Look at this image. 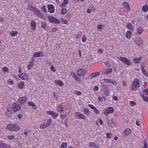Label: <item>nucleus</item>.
<instances>
[{
	"label": "nucleus",
	"mask_w": 148,
	"mask_h": 148,
	"mask_svg": "<svg viewBox=\"0 0 148 148\" xmlns=\"http://www.w3.org/2000/svg\"><path fill=\"white\" fill-rule=\"evenodd\" d=\"M99 72L94 73L91 74L90 76L91 78L96 77L97 75H99Z\"/></svg>",
	"instance_id": "28"
},
{
	"label": "nucleus",
	"mask_w": 148,
	"mask_h": 148,
	"mask_svg": "<svg viewBox=\"0 0 148 148\" xmlns=\"http://www.w3.org/2000/svg\"><path fill=\"white\" fill-rule=\"evenodd\" d=\"M67 146V144L66 143L63 142L61 145L60 148H66Z\"/></svg>",
	"instance_id": "34"
},
{
	"label": "nucleus",
	"mask_w": 148,
	"mask_h": 148,
	"mask_svg": "<svg viewBox=\"0 0 148 148\" xmlns=\"http://www.w3.org/2000/svg\"><path fill=\"white\" fill-rule=\"evenodd\" d=\"M112 70L111 68L104 70L102 71V73L104 74H109L112 73Z\"/></svg>",
	"instance_id": "18"
},
{
	"label": "nucleus",
	"mask_w": 148,
	"mask_h": 148,
	"mask_svg": "<svg viewBox=\"0 0 148 148\" xmlns=\"http://www.w3.org/2000/svg\"><path fill=\"white\" fill-rule=\"evenodd\" d=\"M47 113L51 115L54 119H56L58 116V114L54 111H47Z\"/></svg>",
	"instance_id": "8"
},
{
	"label": "nucleus",
	"mask_w": 148,
	"mask_h": 148,
	"mask_svg": "<svg viewBox=\"0 0 148 148\" xmlns=\"http://www.w3.org/2000/svg\"><path fill=\"white\" fill-rule=\"evenodd\" d=\"M119 59L121 61L128 65H130L131 64V62L126 58L121 57L119 58Z\"/></svg>",
	"instance_id": "4"
},
{
	"label": "nucleus",
	"mask_w": 148,
	"mask_h": 148,
	"mask_svg": "<svg viewBox=\"0 0 148 148\" xmlns=\"http://www.w3.org/2000/svg\"><path fill=\"white\" fill-rule=\"evenodd\" d=\"M141 70L145 76L146 77H148V73L147 71L143 67L141 68Z\"/></svg>",
	"instance_id": "27"
},
{
	"label": "nucleus",
	"mask_w": 148,
	"mask_h": 148,
	"mask_svg": "<svg viewBox=\"0 0 148 148\" xmlns=\"http://www.w3.org/2000/svg\"><path fill=\"white\" fill-rule=\"evenodd\" d=\"M94 112L97 115L99 114V112L97 109L95 108L93 110Z\"/></svg>",
	"instance_id": "53"
},
{
	"label": "nucleus",
	"mask_w": 148,
	"mask_h": 148,
	"mask_svg": "<svg viewBox=\"0 0 148 148\" xmlns=\"http://www.w3.org/2000/svg\"><path fill=\"white\" fill-rule=\"evenodd\" d=\"M11 112L12 111L11 110L7 109V110L5 113L6 114H8V115H9L11 114Z\"/></svg>",
	"instance_id": "54"
},
{
	"label": "nucleus",
	"mask_w": 148,
	"mask_h": 148,
	"mask_svg": "<svg viewBox=\"0 0 148 148\" xmlns=\"http://www.w3.org/2000/svg\"><path fill=\"white\" fill-rule=\"evenodd\" d=\"M51 120L50 119H49L46 122V124L47 126H48L51 124Z\"/></svg>",
	"instance_id": "44"
},
{
	"label": "nucleus",
	"mask_w": 148,
	"mask_h": 148,
	"mask_svg": "<svg viewBox=\"0 0 148 148\" xmlns=\"http://www.w3.org/2000/svg\"><path fill=\"white\" fill-rule=\"evenodd\" d=\"M42 57L43 54L42 52L38 51L36 52H35L33 56V57Z\"/></svg>",
	"instance_id": "17"
},
{
	"label": "nucleus",
	"mask_w": 148,
	"mask_h": 148,
	"mask_svg": "<svg viewBox=\"0 0 148 148\" xmlns=\"http://www.w3.org/2000/svg\"><path fill=\"white\" fill-rule=\"evenodd\" d=\"M34 61L35 59H34L33 58L31 59V61L29 62L27 66V68L28 69H30L34 66Z\"/></svg>",
	"instance_id": "16"
},
{
	"label": "nucleus",
	"mask_w": 148,
	"mask_h": 148,
	"mask_svg": "<svg viewBox=\"0 0 148 148\" xmlns=\"http://www.w3.org/2000/svg\"><path fill=\"white\" fill-rule=\"evenodd\" d=\"M18 86L20 88H23L24 87V84L23 83L21 82L18 84Z\"/></svg>",
	"instance_id": "37"
},
{
	"label": "nucleus",
	"mask_w": 148,
	"mask_h": 148,
	"mask_svg": "<svg viewBox=\"0 0 148 148\" xmlns=\"http://www.w3.org/2000/svg\"><path fill=\"white\" fill-rule=\"evenodd\" d=\"M41 9L42 11L45 12V13H46L47 12L45 6L43 5L41 7Z\"/></svg>",
	"instance_id": "43"
},
{
	"label": "nucleus",
	"mask_w": 148,
	"mask_h": 148,
	"mask_svg": "<svg viewBox=\"0 0 148 148\" xmlns=\"http://www.w3.org/2000/svg\"><path fill=\"white\" fill-rule=\"evenodd\" d=\"M0 21L2 24L3 23L4 21V20L3 18H0Z\"/></svg>",
	"instance_id": "62"
},
{
	"label": "nucleus",
	"mask_w": 148,
	"mask_h": 148,
	"mask_svg": "<svg viewBox=\"0 0 148 148\" xmlns=\"http://www.w3.org/2000/svg\"><path fill=\"white\" fill-rule=\"evenodd\" d=\"M8 83L10 84H13V82L11 79H10L8 81Z\"/></svg>",
	"instance_id": "57"
},
{
	"label": "nucleus",
	"mask_w": 148,
	"mask_h": 148,
	"mask_svg": "<svg viewBox=\"0 0 148 148\" xmlns=\"http://www.w3.org/2000/svg\"><path fill=\"white\" fill-rule=\"evenodd\" d=\"M7 138L8 139L10 140H12L14 138V137L12 135H8L7 136Z\"/></svg>",
	"instance_id": "42"
},
{
	"label": "nucleus",
	"mask_w": 148,
	"mask_h": 148,
	"mask_svg": "<svg viewBox=\"0 0 148 148\" xmlns=\"http://www.w3.org/2000/svg\"><path fill=\"white\" fill-rule=\"evenodd\" d=\"M114 110L113 108L112 107H109L108 109L105 110L104 114L106 115H108L110 113L113 112Z\"/></svg>",
	"instance_id": "11"
},
{
	"label": "nucleus",
	"mask_w": 148,
	"mask_h": 148,
	"mask_svg": "<svg viewBox=\"0 0 148 148\" xmlns=\"http://www.w3.org/2000/svg\"><path fill=\"white\" fill-rule=\"evenodd\" d=\"M89 145L91 147L99 148L98 145L95 143L90 142L89 143Z\"/></svg>",
	"instance_id": "25"
},
{
	"label": "nucleus",
	"mask_w": 148,
	"mask_h": 148,
	"mask_svg": "<svg viewBox=\"0 0 148 148\" xmlns=\"http://www.w3.org/2000/svg\"><path fill=\"white\" fill-rule=\"evenodd\" d=\"M51 70L53 72H55L56 71V69L53 66H51Z\"/></svg>",
	"instance_id": "59"
},
{
	"label": "nucleus",
	"mask_w": 148,
	"mask_h": 148,
	"mask_svg": "<svg viewBox=\"0 0 148 148\" xmlns=\"http://www.w3.org/2000/svg\"><path fill=\"white\" fill-rule=\"evenodd\" d=\"M103 81L107 83L114 84V83L113 82V80L112 79H103Z\"/></svg>",
	"instance_id": "24"
},
{
	"label": "nucleus",
	"mask_w": 148,
	"mask_h": 148,
	"mask_svg": "<svg viewBox=\"0 0 148 148\" xmlns=\"http://www.w3.org/2000/svg\"><path fill=\"white\" fill-rule=\"evenodd\" d=\"M88 106L90 108L92 109L93 110L95 109L96 107H95V106H93L92 105L90 104H88Z\"/></svg>",
	"instance_id": "46"
},
{
	"label": "nucleus",
	"mask_w": 148,
	"mask_h": 148,
	"mask_svg": "<svg viewBox=\"0 0 148 148\" xmlns=\"http://www.w3.org/2000/svg\"><path fill=\"white\" fill-rule=\"evenodd\" d=\"M6 129L12 131H16L20 129L19 126H17L15 124H9L6 127Z\"/></svg>",
	"instance_id": "2"
},
{
	"label": "nucleus",
	"mask_w": 148,
	"mask_h": 148,
	"mask_svg": "<svg viewBox=\"0 0 148 148\" xmlns=\"http://www.w3.org/2000/svg\"><path fill=\"white\" fill-rule=\"evenodd\" d=\"M131 131L129 128H127L125 129L123 132V134L125 135H129L131 132Z\"/></svg>",
	"instance_id": "23"
},
{
	"label": "nucleus",
	"mask_w": 148,
	"mask_h": 148,
	"mask_svg": "<svg viewBox=\"0 0 148 148\" xmlns=\"http://www.w3.org/2000/svg\"><path fill=\"white\" fill-rule=\"evenodd\" d=\"M29 10L31 11H32L34 14L37 16H39L40 12V10L36 7L31 5L29 7Z\"/></svg>",
	"instance_id": "3"
},
{
	"label": "nucleus",
	"mask_w": 148,
	"mask_h": 148,
	"mask_svg": "<svg viewBox=\"0 0 148 148\" xmlns=\"http://www.w3.org/2000/svg\"><path fill=\"white\" fill-rule=\"evenodd\" d=\"M140 84L138 79L136 78L135 79L131 87L132 90L134 91L136 90L139 87Z\"/></svg>",
	"instance_id": "1"
},
{
	"label": "nucleus",
	"mask_w": 148,
	"mask_h": 148,
	"mask_svg": "<svg viewBox=\"0 0 148 148\" xmlns=\"http://www.w3.org/2000/svg\"><path fill=\"white\" fill-rule=\"evenodd\" d=\"M54 82L56 84L60 86H62L64 85L63 82L61 80H55L54 81Z\"/></svg>",
	"instance_id": "21"
},
{
	"label": "nucleus",
	"mask_w": 148,
	"mask_h": 148,
	"mask_svg": "<svg viewBox=\"0 0 148 148\" xmlns=\"http://www.w3.org/2000/svg\"><path fill=\"white\" fill-rule=\"evenodd\" d=\"M67 116V115L66 114H64L62 115H60V117L61 119L63 120L64 119L66 118Z\"/></svg>",
	"instance_id": "41"
},
{
	"label": "nucleus",
	"mask_w": 148,
	"mask_h": 148,
	"mask_svg": "<svg viewBox=\"0 0 148 148\" xmlns=\"http://www.w3.org/2000/svg\"><path fill=\"white\" fill-rule=\"evenodd\" d=\"M71 17V16L70 13L68 12L66 15V18L68 19H70Z\"/></svg>",
	"instance_id": "40"
},
{
	"label": "nucleus",
	"mask_w": 148,
	"mask_h": 148,
	"mask_svg": "<svg viewBox=\"0 0 148 148\" xmlns=\"http://www.w3.org/2000/svg\"><path fill=\"white\" fill-rule=\"evenodd\" d=\"M18 33V32L16 31H12L11 33V35L12 36H16Z\"/></svg>",
	"instance_id": "38"
},
{
	"label": "nucleus",
	"mask_w": 148,
	"mask_h": 148,
	"mask_svg": "<svg viewBox=\"0 0 148 148\" xmlns=\"http://www.w3.org/2000/svg\"><path fill=\"white\" fill-rule=\"evenodd\" d=\"M2 148H8V146L5 143L4 144L2 145Z\"/></svg>",
	"instance_id": "63"
},
{
	"label": "nucleus",
	"mask_w": 148,
	"mask_h": 148,
	"mask_svg": "<svg viewBox=\"0 0 148 148\" xmlns=\"http://www.w3.org/2000/svg\"><path fill=\"white\" fill-rule=\"evenodd\" d=\"M102 25H98L97 26V27L99 29H102Z\"/></svg>",
	"instance_id": "61"
},
{
	"label": "nucleus",
	"mask_w": 148,
	"mask_h": 148,
	"mask_svg": "<svg viewBox=\"0 0 148 148\" xmlns=\"http://www.w3.org/2000/svg\"><path fill=\"white\" fill-rule=\"evenodd\" d=\"M47 125H46V124H42L40 125V129H43V128H45L47 127Z\"/></svg>",
	"instance_id": "45"
},
{
	"label": "nucleus",
	"mask_w": 148,
	"mask_h": 148,
	"mask_svg": "<svg viewBox=\"0 0 148 148\" xmlns=\"http://www.w3.org/2000/svg\"><path fill=\"white\" fill-rule=\"evenodd\" d=\"M33 103V102L31 101H28V105L30 106H32Z\"/></svg>",
	"instance_id": "64"
},
{
	"label": "nucleus",
	"mask_w": 148,
	"mask_h": 148,
	"mask_svg": "<svg viewBox=\"0 0 148 148\" xmlns=\"http://www.w3.org/2000/svg\"><path fill=\"white\" fill-rule=\"evenodd\" d=\"M29 131H30V130H29L28 129L25 130L24 132V134L25 135L27 136L28 134V132Z\"/></svg>",
	"instance_id": "55"
},
{
	"label": "nucleus",
	"mask_w": 148,
	"mask_h": 148,
	"mask_svg": "<svg viewBox=\"0 0 148 148\" xmlns=\"http://www.w3.org/2000/svg\"><path fill=\"white\" fill-rule=\"evenodd\" d=\"M12 110L14 112H16L21 109V106L17 103H14L13 105Z\"/></svg>",
	"instance_id": "7"
},
{
	"label": "nucleus",
	"mask_w": 148,
	"mask_h": 148,
	"mask_svg": "<svg viewBox=\"0 0 148 148\" xmlns=\"http://www.w3.org/2000/svg\"><path fill=\"white\" fill-rule=\"evenodd\" d=\"M19 103L22 105L25 104L27 100V97H23L19 98L18 99Z\"/></svg>",
	"instance_id": "13"
},
{
	"label": "nucleus",
	"mask_w": 148,
	"mask_h": 148,
	"mask_svg": "<svg viewBox=\"0 0 148 148\" xmlns=\"http://www.w3.org/2000/svg\"><path fill=\"white\" fill-rule=\"evenodd\" d=\"M86 73V71L82 69H78L77 71V75L79 77H82L84 76H85Z\"/></svg>",
	"instance_id": "6"
},
{
	"label": "nucleus",
	"mask_w": 148,
	"mask_h": 148,
	"mask_svg": "<svg viewBox=\"0 0 148 148\" xmlns=\"http://www.w3.org/2000/svg\"><path fill=\"white\" fill-rule=\"evenodd\" d=\"M132 35V33L130 31H127L126 34V37L127 39H130V38Z\"/></svg>",
	"instance_id": "29"
},
{
	"label": "nucleus",
	"mask_w": 148,
	"mask_h": 148,
	"mask_svg": "<svg viewBox=\"0 0 148 148\" xmlns=\"http://www.w3.org/2000/svg\"><path fill=\"white\" fill-rule=\"evenodd\" d=\"M127 28L129 30H131L132 29V25L131 23L128 22L127 23Z\"/></svg>",
	"instance_id": "32"
},
{
	"label": "nucleus",
	"mask_w": 148,
	"mask_h": 148,
	"mask_svg": "<svg viewBox=\"0 0 148 148\" xmlns=\"http://www.w3.org/2000/svg\"><path fill=\"white\" fill-rule=\"evenodd\" d=\"M129 103L130 105L132 107H133L134 105L137 104V103L134 101H130L129 102Z\"/></svg>",
	"instance_id": "39"
},
{
	"label": "nucleus",
	"mask_w": 148,
	"mask_h": 148,
	"mask_svg": "<svg viewBox=\"0 0 148 148\" xmlns=\"http://www.w3.org/2000/svg\"><path fill=\"white\" fill-rule=\"evenodd\" d=\"M136 43L138 45L142 46L143 45V41L141 37L137 38L135 40Z\"/></svg>",
	"instance_id": "12"
},
{
	"label": "nucleus",
	"mask_w": 148,
	"mask_h": 148,
	"mask_svg": "<svg viewBox=\"0 0 148 148\" xmlns=\"http://www.w3.org/2000/svg\"><path fill=\"white\" fill-rule=\"evenodd\" d=\"M123 5L124 8L127 9V11H130V7L129 4L127 2H125L123 3Z\"/></svg>",
	"instance_id": "20"
},
{
	"label": "nucleus",
	"mask_w": 148,
	"mask_h": 148,
	"mask_svg": "<svg viewBox=\"0 0 148 148\" xmlns=\"http://www.w3.org/2000/svg\"><path fill=\"white\" fill-rule=\"evenodd\" d=\"M47 25V24L45 22H42L41 23V27L44 29V30H46V27Z\"/></svg>",
	"instance_id": "36"
},
{
	"label": "nucleus",
	"mask_w": 148,
	"mask_h": 148,
	"mask_svg": "<svg viewBox=\"0 0 148 148\" xmlns=\"http://www.w3.org/2000/svg\"><path fill=\"white\" fill-rule=\"evenodd\" d=\"M2 70L4 72H8L9 70L8 68L6 67H4L2 68Z\"/></svg>",
	"instance_id": "50"
},
{
	"label": "nucleus",
	"mask_w": 148,
	"mask_h": 148,
	"mask_svg": "<svg viewBox=\"0 0 148 148\" xmlns=\"http://www.w3.org/2000/svg\"><path fill=\"white\" fill-rule=\"evenodd\" d=\"M142 97L145 101L146 102H147L148 101V97L143 95L142 96Z\"/></svg>",
	"instance_id": "49"
},
{
	"label": "nucleus",
	"mask_w": 148,
	"mask_h": 148,
	"mask_svg": "<svg viewBox=\"0 0 148 148\" xmlns=\"http://www.w3.org/2000/svg\"><path fill=\"white\" fill-rule=\"evenodd\" d=\"M143 30L142 28L139 27L138 29L137 33L138 34H141L143 32Z\"/></svg>",
	"instance_id": "33"
},
{
	"label": "nucleus",
	"mask_w": 148,
	"mask_h": 148,
	"mask_svg": "<svg viewBox=\"0 0 148 148\" xmlns=\"http://www.w3.org/2000/svg\"><path fill=\"white\" fill-rule=\"evenodd\" d=\"M69 3V1L68 0H63V3L60 4L59 6L60 8L65 7L66 5H67Z\"/></svg>",
	"instance_id": "19"
},
{
	"label": "nucleus",
	"mask_w": 148,
	"mask_h": 148,
	"mask_svg": "<svg viewBox=\"0 0 148 148\" xmlns=\"http://www.w3.org/2000/svg\"><path fill=\"white\" fill-rule=\"evenodd\" d=\"M143 10L145 12H146L148 10V6L147 5H145L142 8Z\"/></svg>",
	"instance_id": "35"
},
{
	"label": "nucleus",
	"mask_w": 148,
	"mask_h": 148,
	"mask_svg": "<svg viewBox=\"0 0 148 148\" xmlns=\"http://www.w3.org/2000/svg\"><path fill=\"white\" fill-rule=\"evenodd\" d=\"M83 113L86 115H89V111L88 110L87 108H84L83 110Z\"/></svg>",
	"instance_id": "31"
},
{
	"label": "nucleus",
	"mask_w": 148,
	"mask_h": 148,
	"mask_svg": "<svg viewBox=\"0 0 148 148\" xmlns=\"http://www.w3.org/2000/svg\"><path fill=\"white\" fill-rule=\"evenodd\" d=\"M63 8L61 10V13L62 15L66 14L67 12V10L66 8L64 7H63Z\"/></svg>",
	"instance_id": "30"
},
{
	"label": "nucleus",
	"mask_w": 148,
	"mask_h": 148,
	"mask_svg": "<svg viewBox=\"0 0 148 148\" xmlns=\"http://www.w3.org/2000/svg\"><path fill=\"white\" fill-rule=\"evenodd\" d=\"M75 94L77 95H80L82 93L80 91L78 90H75Z\"/></svg>",
	"instance_id": "52"
},
{
	"label": "nucleus",
	"mask_w": 148,
	"mask_h": 148,
	"mask_svg": "<svg viewBox=\"0 0 148 148\" xmlns=\"http://www.w3.org/2000/svg\"><path fill=\"white\" fill-rule=\"evenodd\" d=\"M75 114L77 116L76 118L77 119H82L84 120L86 118V117L85 115L82 113H80L79 112H75Z\"/></svg>",
	"instance_id": "10"
},
{
	"label": "nucleus",
	"mask_w": 148,
	"mask_h": 148,
	"mask_svg": "<svg viewBox=\"0 0 148 148\" xmlns=\"http://www.w3.org/2000/svg\"><path fill=\"white\" fill-rule=\"evenodd\" d=\"M143 92L144 93L148 95V89L147 88L144 89Z\"/></svg>",
	"instance_id": "47"
},
{
	"label": "nucleus",
	"mask_w": 148,
	"mask_h": 148,
	"mask_svg": "<svg viewBox=\"0 0 148 148\" xmlns=\"http://www.w3.org/2000/svg\"><path fill=\"white\" fill-rule=\"evenodd\" d=\"M19 77L23 80H27L28 79L27 75L25 73H22L18 75Z\"/></svg>",
	"instance_id": "14"
},
{
	"label": "nucleus",
	"mask_w": 148,
	"mask_h": 148,
	"mask_svg": "<svg viewBox=\"0 0 148 148\" xmlns=\"http://www.w3.org/2000/svg\"><path fill=\"white\" fill-rule=\"evenodd\" d=\"M48 19L49 21L55 24H59L60 23L59 20L52 16H50L48 18Z\"/></svg>",
	"instance_id": "5"
},
{
	"label": "nucleus",
	"mask_w": 148,
	"mask_h": 148,
	"mask_svg": "<svg viewBox=\"0 0 148 148\" xmlns=\"http://www.w3.org/2000/svg\"><path fill=\"white\" fill-rule=\"evenodd\" d=\"M36 23L34 21H32L31 23V26L32 27V29L35 31L36 28Z\"/></svg>",
	"instance_id": "22"
},
{
	"label": "nucleus",
	"mask_w": 148,
	"mask_h": 148,
	"mask_svg": "<svg viewBox=\"0 0 148 148\" xmlns=\"http://www.w3.org/2000/svg\"><path fill=\"white\" fill-rule=\"evenodd\" d=\"M71 76L73 77L75 79L76 81H77V82H81L82 80L79 78L78 76L76 75V73H75L74 72H72L71 73Z\"/></svg>",
	"instance_id": "15"
},
{
	"label": "nucleus",
	"mask_w": 148,
	"mask_h": 148,
	"mask_svg": "<svg viewBox=\"0 0 148 148\" xmlns=\"http://www.w3.org/2000/svg\"><path fill=\"white\" fill-rule=\"evenodd\" d=\"M48 11L51 13H53L55 11V7L52 4H49L47 5Z\"/></svg>",
	"instance_id": "9"
},
{
	"label": "nucleus",
	"mask_w": 148,
	"mask_h": 148,
	"mask_svg": "<svg viewBox=\"0 0 148 148\" xmlns=\"http://www.w3.org/2000/svg\"><path fill=\"white\" fill-rule=\"evenodd\" d=\"M61 21L62 22L65 24H67L68 23V21L67 20L65 19L64 18H62L61 19Z\"/></svg>",
	"instance_id": "48"
},
{
	"label": "nucleus",
	"mask_w": 148,
	"mask_h": 148,
	"mask_svg": "<svg viewBox=\"0 0 148 148\" xmlns=\"http://www.w3.org/2000/svg\"><path fill=\"white\" fill-rule=\"evenodd\" d=\"M97 52L98 53L101 54L103 52L102 50L101 49H99L97 50Z\"/></svg>",
	"instance_id": "60"
},
{
	"label": "nucleus",
	"mask_w": 148,
	"mask_h": 148,
	"mask_svg": "<svg viewBox=\"0 0 148 148\" xmlns=\"http://www.w3.org/2000/svg\"><path fill=\"white\" fill-rule=\"evenodd\" d=\"M86 40V38L85 37H82V41L83 42H85Z\"/></svg>",
	"instance_id": "58"
},
{
	"label": "nucleus",
	"mask_w": 148,
	"mask_h": 148,
	"mask_svg": "<svg viewBox=\"0 0 148 148\" xmlns=\"http://www.w3.org/2000/svg\"><path fill=\"white\" fill-rule=\"evenodd\" d=\"M57 30V28L56 27H54L52 28L51 29V31L52 32H56Z\"/></svg>",
	"instance_id": "56"
},
{
	"label": "nucleus",
	"mask_w": 148,
	"mask_h": 148,
	"mask_svg": "<svg viewBox=\"0 0 148 148\" xmlns=\"http://www.w3.org/2000/svg\"><path fill=\"white\" fill-rule=\"evenodd\" d=\"M133 60L134 62L135 63H138L139 62V61L138 58H134Z\"/></svg>",
	"instance_id": "51"
},
{
	"label": "nucleus",
	"mask_w": 148,
	"mask_h": 148,
	"mask_svg": "<svg viewBox=\"0 0 148 148\" xmlns=\"http://www.w3.org/2000/svg\"><path fill=\"white\" fill-rule=\"evenodd\" d=\"M64 107L61 105H59L58 107V110L60 112H62L64 111Z\"/></svg>",
	"instance_id": "26"
}]
</instances>
